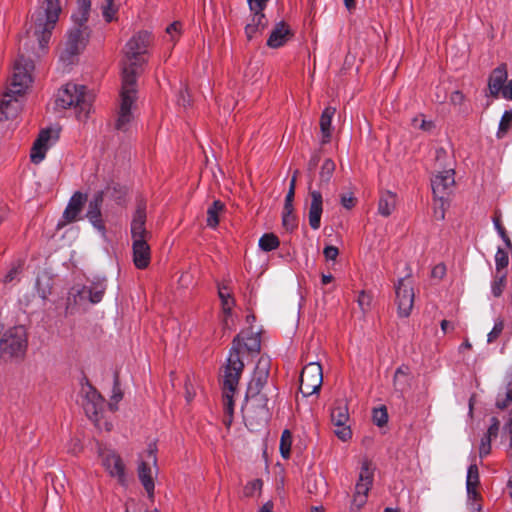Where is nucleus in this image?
<instances>
[{
	"mask_svg": "<svg viewBox=\"0 0 512 512\" xmlns=\"http://www.w3.org/2000/svg\"><path fill=\"white\" fill-rule=\"evenodd\" d=\"M156 445L151 443L145 452L146 459H142L138 464V477L148 496L151 498L154 493V476L157 474V455Z\"/></svg>",
	"mask_w": 512,
	"mask_h": 512,
	"instance_id": "nucleus-11",
	"label": "nucleus"
},
{
	"mask_svg": "<svg viewBox=\"0 0 512 512\" xmlns=\"http://www.w3.org/2000/svg\"><path fill=\"white\" fill-rule=\"evenodd\" d=\"M102 201V193H99L89 202L86 217L89 220V222L93 225V227L97 229L103 236H105L106 229L101 218Z\"/></svg>",
	"mask_w": 512,
	"mask_h": 512,
	"instance_id": "nucleus-26",
	"label": "nucleus"
},
{
	"mask_svg": "<svg viewBox=\"0 0 512 512\" xmlns=\"http://www.w3.org/2000/svg\"><path fill=\"white\" fill-rule=\"evenodd\" d=\"M323 254H324L326 260L334 261L337 258L338 254H339V250L335 246L328 245V246H326L324 248Z\"/></svg>",
	"mask_w": 512,
	"mask_h": 512,
	"instance_id": "nucleus-60",
	"label": "nucleus"
},
{
	"mask_svg": "<svg viewBox=\"0 0 512 512\" xmlns=\"http://www.w3.org/2000/svg\"><path fill=\"white\" fill-rule=\"evenodd\" d=\"M35 288H36V291H37L39 297L42 300H46L47 297L51 294L50 279H48L47 277H44V278L37 277L36 282H35Z\"/></svg>",
	"mask_w": 512,
	"mask_h": 512,
	"instance_id": "nucleus-40",
	"label": "nucleus"
},
{
	"mask_svg": "<svg viewBox=\"0 0 512 512\" xmlns=\"http://www.w3.org/2000/svg\"><path fill=\"white\" fill-rule=\"evenodd\" d=\"M270 373V360L261 357L254 369L252 378L247 386V395H256L258 392H268L269 388H265Z\"/></svg>",
	"mask_w": 512,
	"mask_h": 512,
	"instance_id": "nucleus-17",
	"label": "nucleus"
},
{
	"mask_svg": "<svg viewBox=\"0 0 512 512\" xmlns=\"http://www.w3.org/2000/svg\"><path fill=\"white\" fill-rule=\"evenodd\" d=\"M340 202L344 208L351 209L355 205V197L352 192L345 193L341 195Z\"/></svg>",
	"mask_w": 512,
	"mask_h": 512,
	"instance_id": "nucleus-58",
	"label": "nucleus"
},
{
	"mask_svg": "<svg viewBox=\"0 0 512 512\" xmlns=\"http://www.w3.org/2000/svg\"><path fill=\"white\" fill-rule=\"evenodd\" d=\"M218 294L221 300L222 311L225 314L224 323L225 325H228V319L231 317L234 300L231 297L229 289L225 286L218 288Z\"/></svg>",
	"mask_w": 512,
	"mask_h": 512,
	"instance_id": "nucleus-33",
	"label": "nucleus"
},
{
	"mask_svg": "<svg viewBox=\"0 0 512 512\" xmlns=\"http://www.w3.org/2000/svg\"><path fill=\"white\" fill-rule=\"evenodd\" d=\"M292 445V434L289 430H284L280 439V453L284 459H288L290 457Z\"/></svg>",
	"mask_w": 512,
	"mask_h": 512,
	"instance_id": "nucleus-41",
	"label": "nucleus"
},
{
	"mask_svg": "<svg viewBox=\"0 0 512 512\" xmlns=\"http://www.w3.org/2000/svg\"><path fill=\"white\" fill-rule=\"evenodd\" d=\"M275 387L268 389V392H258L256 395L246 394V406L244 419L246 421L256 420L258 424L266 423L269 418L268 401L273 396Z\"/></svg>",
	"mask_w": 512,
	"mask_h": 512,
	"instance_id": "nucleus-10",
	"label": "nucleus"
},
{
	"mask_svg": "<svg viewBox=\"0 0 512 512\" xmlns=\"http://www.w3.org/2000/svg\"><path fill=\"white\" fill-rule=\"evenodd\" d=\"M239 339L232 345L229 356L227 358V365L224 371L223 377V390L224 396L227 398L229 403L232 401L233 394L239 382L240 375L244 368L239 352H238Z\"/></svg>",
	"mask_w": 512,
	"mask_h": 512,
	"instance_id": "nucleus-9",
	"label": "nucleus"
},
{
	"mask_svg": "<svg viewBox=\"0 0 512 512\" xmlns=\"http://www.w3.org/2000/svg\"><path fill=\"white\" fill-rule=\"evenodd\" d=\"M282 225L287 231H292L297 227V218L294 214L293 205H284L282 211Z\"/></svg>",
	"mask_w": 512,
	"mask_h": 512,
	"instance_id": "nucleus-36",
	"label": "nucleus"
},
{
	"mask_svg": "<svg viewBox=\"0 0 512 512\" xmlns=\"http://www.w3.org/2000/svg\"><path fill=\"white\" fill-rule=\"evenodd\" d=\"M117 13V7L114 5V0H106L102 7V14L106 22L114 20Z\"/></svg>",
	"mask_w": 512,
	"mask_h": 512,
	"instance_id": "nucleus-49",
	"label": "nucleus"
},
{
	"mask_svg": "<svg viewBox=\"0 0 512 512\" xmlns=\"http://www.w3.org/2000/svg\"><path fill=\"white\" fill-rule=\"evenodd\" d=\"M348 406L344 401H337L331 411V422L335 426L334 433L341 441H348L352 437L349 425Z\"/></svg>",
	"mask_w": 512,
	"mask_h": 512,
	"instance_id": "nucleus-16",
	"label": "nucleus"
},
{
	"mask_svg": "<svg viewBox=\"0 0 512 512\" xmlns=\"http://www.w3.org/2000/svg\"><path fill=\"white\" fill-rule=\"evenodd\" d=\"M335 170V163L331 159H326L322 166L320 171V177L322 181H329L333 175V172Z\"/></svg>",
	"mask_w": 512,
	"mask_h": 512,
	"instance_id": "nucleus-48",
	"label": "nucleus"
},
{
	"mask_svg": "<svg viewBox=\"0 0 512 512\" xmlns=\"http://www.w3.org/2000/svg\"><path fill=\"white\" fill-rule=\"evenodd\" d=\"M52 143L53 131L51 129L42 130L31 148V161L34 164H39L40 162H42L45 158L47 150L52 145Z\"/></svg>",
	"mask_w": 512,
	"mask_h": 512,
	"instance_id": "nucleus-21",
	"label": "nucleus"
},
{
	"mask_svg": "<svg viewBox=\"0 0 512 512\" xmlns=\"http://www.w3.org/2000/svg\"><path fill=\"white\" fill-rule=\"evenodd\" d=\"M181 33H182V24L179 21H175V22L171 23L166 28V34L169 37V41H171L173 43V45H175L177 40L180 38Z\"/></svg>",
	"mask_w": 512,
	"mask_h": 512,
	"instance_id": "nucleus-46",
	"label": "nucleus"
},
{
	"mask_svg": "<svg viewBox=\"0 0 512 512\" xmlns=\"http://www.w3.org/2000/svg\"><path fill=\"white\" fill-rule=\"evenodd\" d=\"M374 477V470L368 461H363L358 481L355 485V492L351 504V511L358 512L367 502L368 492L371 489Z\"/></svg>",
	"mask_w": 512,
	"mask_h": 512,
	"instance_id": "nucleus-12",
	"label": "nucleus"
},
{
	"mask_svg": "<svg viewBox=\"0 0 512 512\" xmlns=\"http://www.w3.org/2000/svg\"><path fill=\"white\" fill-rule=\"evenodd\" d=\"M177 104L186 108L190 105V95L186 88H181L177 96Z\"/></svg>",
	"mask_w": 512,
	"mask_h": 512,
	"instance_id": "nucleus-57",
	"label": "nucleus"
},
{
	"mask_svg": "<svg viewBox=\"0 0 512 512\" xmlns=\"http://www.w3.org/2000/svg\"><path fill=\"white\" fill-rule=\"evenodd\" d=\"M224 203L215 200L207 210V225L215 228L219 224V214L224 210Z\"/></svg>",
	"mask_w": 512,
	"mask_h": 512,
	"instance_id": "nucleus-34",
	"label": "nucleus"
},
{
	"mask_svg": "<svg viewBox=\"0 0 512 512\" xmlns=\"http://www.w3.org/2000/svg\"><path fill=\"white\" fill-rule=\"evenodd\" d=\"M290 34L288 26L283 22H278L270 33L267 40V45L270 48H279L287 40V36Z\"/></svg>",
	"mask_w": 512,
	"mask_h": 512,
	"instance_id": "nucleus-30",
	"label": "nucleus"
},
{
	"mask_svg": "<svg viewBox=\"0 0 512 512\" xmlns=\"http://www.w3.org/2000/svg\"><path fill=\"white\" fill-rule=\"evenodd\" d=\"M493 222H494V227H495L497 233L499 234V236L501 237V239L505 242V244L507 246H510L511 241H510L509 237L507 236L506 231H505L504 227L501 225L500 221L498 219H494Z\"/></svg>",
	"mask_w": 512,
	"mask_h": 512,
	"instance_id": "nucleus-59",
	"label": "nucleus"
},
{
	"mask_svg": "<svg viewBox=\"0 0 512 512\" xmlns=\"http://www.w3.org/2000/svg\"><path fill=\"white\" fill-rule=\"evenodd\" d=\"M493 439L489 438V436H483L479 445V456L481 458L486 457L491 452V442Z\"/></svg>",
	"mask_w": 512,
	"mask_h": 512,
	"instance_id": "nucleus-52",
	"label": "nucleus"
},
{
	"mask_svg": "<svg viewBox=\"0 0 512 512\" xmlns=\"http://www.w3.org/2000/svg\"><path fill=\"white\" fill-rule=\"evenodd\" d=\"M94 95L86 86L75 83L63 85L55 95V108H74L77 118L85 120L92 110Z\"/></svg>",
	"mask_w": 512,
	"mask_h": 512,
	"instance_id": "nucleus-4",
	"label": "nucleus"
},
{
	"mask_svg": "<svg viewBox=\"0 0 512 512\" xmlns=\"http://www.w3.org/2000/svg\"><path fill=\"white\" fill-rule=\"evenodd\" d=\"M500 432V421L497 417H492L490 419V424L488 426L487 432L484 436H489L491 439H496Z\"/></svg>",
	"mask_w": 512,
	"mask_h": 512,
	"instance_id": "nucleus-51",
	"label": "nucleus"
},
{
	"mask_svg": "<svg viewBox=\"0 0 512 512\" xmlns=\"http://www.w3.org/2000/svg\"><path fill=\"white\" fill-rule=\"evenodd\" d=\"M133 263L138 269L148 267L151 260V249L147 239L132 241Z\"/></svg>",
	"mask_w": 512,
	"mask_h": 512,
	"instance_id": "nucleus-25",
	"label": "nucleus"
},
{
	"mask_svg": "<svg viewBox=\"0 0 512 512\" xmlns=\"http://www.w3.org/2000/svg\"><path fill=\"white\" fill-rule=\"evenodd\" d=\"M508 78L507 65L502 63L491 72L488 78V90L492 97H499Z\"/></svg>",
	"mask_w": 512,
	"mask_h": 512,
	"instance_id": "nucleus-24",
	"label": "nucleus"
},
{
	"mask_svg": "<svg viewBox=\"0 0 512 512\" xmlns=\"http://www.w3.org/2000/svg\"><path fill=\"white\" fill-rule=\"evenodd\" d=\"M258 245L261 250L270 252L279 247L280 241L273 233H266L259 239Z\"/></svg>",
	"mask_w": 512,
	"mask_h": 512,
	"instance_id": "nucleus-38",
	"label": "nucleus"
},
{
	"mask_svg": "<svg viewBox=\"0 0 512 512\" xmlns=\"http://www.w3.org/2000/svg\"><path fill=\"white\" fill-rule=\"evenodd\" d=\"M446 268L443 264H438L432 269V276L442 278L445 275Z\"/></svg>",
	"mask_w": 512,
	"mask_h": 512,
	"instance_id": "nucleus-64",
	"label": "nucleus"
},
{
	"mask_svg": "<svg viewBox=\"0 0 512 512\" xmlns=\"http://www.w3.org/2000/svg\"><path fill=\"white\" fill-rule=\"evenodd\" d=\"M262 485H263V482L262 480L260 479H254L250 482H248L244 489H243V493L246 497H252L254 496L256 493H259L262 489Z\"/></svg>",
	"mask_w": 512,
	"mask_h": 512,
	"instance_id": "nucleus-47",
	"label": "nucleus"
},
{
	"mask_svg": "<svg viewBox=\"0 0 512 512\" xmlns=\"http://www.w3.org/2000/svg\"><path fill=\"white\" fill-rule=\"evenodd\" d=\"M298 171H295L292 179L290 181L289 190L285 196V202L284 205H293L294 195H295V185H296V179H297Z\"/></svg>",
	"mask_w": 512,
	"mask_h": 512,
	"instance_id": "nucleus-53",
	"label": "nucleus"
},
{
	"mask_svg": "<svg viewBox=\"0 0 512 512\" xmlns=\"http://www.w3.org/2000/svg\"><path fill=\"white\" fill-rule=\"evenodd\" d=\"M481 495L477 489L467 492V507L470 512H480L482 510Z\"/></svg>",
	"mask_w": 512,
	"mask_h": 512,
	"instance_id": "nucleus-42",
	"label": "nucleus"
},
{
	"mask_svg": "<svg viewBox=\"0 0 512 512\" xmlns=\"http://www.w3.org/2000/svg\"><path fill=\"white\" fill-rule=\"evenodd\" d=\"M396 206V194L387 191L381 194L378 202V213L384 217L392 214Z\"/></svg>",
	"mask_w": 512,
	"mask_h": 512,
	"instance_id": "nucleus-32",
	"label": "nucleus"
},
{
	"mask_svg": "<svg viewBox=\"0 0 512 512\" xmlns=\"http://www.w3.org/2000/svg\"><path fill=\"white\" fill-rule=\"evenodd\" d=\"M508 263V253L504 249L498 248L495 254L496 273H505L503 270L508 266Z\"/></svg>",
	"mask_w": 512,
	"mask_h": 512,
	"instance_id": "nucleus-43",
	"label": "nucleus"
},
{
	"mask_svg": "<svg viewBox=\"0 0 512 512\" xmlns=\"http://www.w3.org/2000/svg\"><path fill=\"white\" fill-rule=\"evenodd\" d=\"M60 11L58 0H44L31 15L26 38L35 39L38 42V49L42 52L47 48Z\"/></svg>",
	"mask_w": 512,
	"mask_h": 512,
	"instance_id": "nucleus-2",
	"label": "nucleus"
},
{
	"mask_svg": "<svg viewBox=\"0 0 512 512\" xmlns=\"http://www.w3.org/2000/svg\"><path fill=\"white\" fill-rule=\"evenodd\" d=\"M358 304L363 312H366L372 302V296L369 293H366L365 291H361L358 295Z\"/></svg>",
	"mask_w": 512,
	"mask_h": 512,
	"instance_id": "nucleus-54",
	"label": "nucleus"
},
{
	"mask_svg": "<svg viewBox=\"0 0 512 512\" xmlns=\"http://www.w3.org/2000/svg\"><path fill=\"white\" fill-rule=\"evenodd\" d=\"M502 97L507 100H512V80L509 81L501 91Z\"/></svg>",
	"mask_w": 512,
	"mask_h": 512,
	"instance_id": "nucleus-63",
	"label": "nucleus"
},
{
	"mask_svg": "<svg viewBox=\"0 0 512 512\" xmlns=\"http://www.w3.org/2000/svg\"><path fill=\"white\" fill-rule=\"evenodd\" d=\"M122 399V393L119 389V387H117L116 385L114 386L113 388V395H112V401L111 403H109V408L110 410L112 411H115L117 409V406L116 404Z\"/></svg>",
	"mask_w": 512,
	"mask_h": 512,
	"instance_id": "nucleus-61",
	"label": "nucleus"
},
{
	"mask_svg": "<svg viewBox=\"0 0 512 512\" xmlns=\"http://www.w3.org/2000/svg\"><path fill=\"white\" fill-rule=\"evenodd\" d=\"M395 296L398 315L400 317H408L411 314L414 305V288L412 280L409 276L400 278L395 284Z\"/></svg>",
	"mask_w": 512,
	"mask_h": 512,
	"instance_id": "nucleus-15",
	"label": "nucleus"
},
{
	"mask_svg": "<svg viewBox=\"0 0 512 512\" xmlns=\"http://www.w3.org/2000/svg\"><path fill=\"white\" fill-rule=\"evenodd\" d=\"M411 124L413 128L420 129L426 132H430L435 127L434 122L431 120H426L423 114L415 116L411 120Z\"/></svg>",
	"mask_w": 512,
	"mask_h": 512,
	"instance_id": "nucleus-44",
	"label": "nucleus"
},
{
	"mask_svg": "<svg viewBox=\"0 0 512 512\" xmlns=\"http://www.w3.org/2000/svg\"><path fill=\"white\" fill-rule=\"evenodd\" d=\"M455 172L453 168H449L439 172L431 181L432 191L436 198L444 205L445 199L451 193L455 184Z\"/></svg>",
	"mask_w": 512,
	"mask_h": 512,
	"instance_id": "nucleus-18",
	"label": "nucleus"
},
{
	"mask_svg": "<svg viewBox=\"0 0 512 512\" xmlns=\"http://www.w3.org/2000/svg\"><path fill=\"white\" fill-rule=\"evenodd\" d=\"M151 41V34L147 31H140L133 35L126 43L124 49V60L122 63V77L125 68L132 70L137 78L138 68L146 63L145 55Z\"/></svg>",
	"mask_w": 512,
	"mask_h": 512,
	"instance_id": "nucleus-7",
	"label": "nucleus"
},
{
	"mask_svg": "<svg viewBox=\"0 0 512 512\" xmlns=\"http://www.w3.org/2000/svg\"><path fill=\"white\" fill-rule=\"evenodd\" d=\"M322 382L321 365L318 362H310L302 369L299 390L304 397H309L319 391Z\"/></svg>",
	"mask_w": 512,
	"mask_h": 512,
	"instance_id": "nucleus-14",
	"label": "nucleus"
},
{
	"mask_svg": "<svg viewBox=\"0 0 512 512\" xmlns=\"http://www.w3.org/2000/svg\"><path fill=\"white\" fill-rule=\"evenodd\" d=\"M34 63L31 59L19 55L13 67L11 82L0 102V120L15 118L22 109L24 95L32 83L31 72Z\"/></svg>",
	"mask_w": 512,
	"mask_h": 512,
	"instance_id": "nucleus-1",
	"label": "nucleus"
},
{
	"mask_svg": "<svg viewBox=\"0 0 512 512\" xmlns=\"http://www.w3.org/2000/svg\"><path fill=\"white\" fill-rule=\"evenodd\" d=\"M504 329V323L502 320L498 319L495 321L492 330L487 335V342L494 343L499 336L502 334Z\"/></svg>",
	"mask_w": 512,
	"mask_h": 512,
	"instance_id": "nucleus-50",
	"label": "nucleus"
},
{
	"mask_svg": "<svg viewBox=\"0 0 512 512\" xmlns=\"http://www.w3.org/2000/svg\"><path fill=\"white\" fill-rule=\"evenodd\" d=\"M335 114V108L326 107L320 118V130L322 134V143L329 142L332 134V118Z\"/></svg>",
	"mask_w": 512,
	"mask_h": 512,
	"instance_id": "nucleus-31",
	"label": "nucleus"
},
{
	"mask_svg": "<svg viewBox=\"0 0 512 512\" xmlns=\"http://www.w3.org/2000/svg\"><path fill=\"white\" fill-rule=\"evenodd\" d=\"M90 6V0H78V13L72 15L74 27L68 31L65 48L60 54V61L71 64L74 57L86 46L89 33L85 24L88 20Z\"/></svg>",
	"mask_w": 512,
	"mask_h": 512,
	"instance_id": "nucleus-3",
	"label": "nucleus"
},
{
	"mask_svg": "<svg viewBox=\"0 0 512 512\" xmlns=\"http://www.w3.org/2000/svg\"><path fill=\"white\" fill-rule=\"evenodd\" d=\"M373 422L378 427H383L388 422V413L385 406L373 409Z\"/></svg>",
	"mask_w": 512,
	"mask_h": 512,
	"instance_id": "nucleus-45",
	"label": "nucleus"
},
{
	"mask_svg": "<svg viewBox=\"0 0 512 512\" xmlns=\"http://www.w3.org/2000/svg\"><path fill=\"white\" fill-rule=\"evenodd\" d=\"M86 201V195L81 192H75L70 198L62 216V220H60L57 224V227L60 228L67 223L74 222L78 219L80 212L82 211V207Z\"/></svg>",
	"mask_w": 512,
	"mask_h": 512,
	"instance_id": "nucleus-22",
	"label": "nucleus"
},
{
	"mask_svg": "<svg viewBox=\"0 0 512 512\" xmlns=\"http://www.w3.org/2000/svg\"><path fill=\"white\" fill-rule=\"evenodd\" d=\"M106 291L104 278L96 279L89 286L82 284L73 285L66 298V314H74L85 310L90 304L99 303Z\"/></svg>",
	"mask_w": 512,
	"mask_h": 512,
	"instance_id": "nucleus-5",
	"label": "nucleus"
},
{
	"mask_svg": "<svg viewBox=\"0 0 512 512\" xmlns=\"http://www.w3.org/2000/svg\"><path fill=\"white\" fill-rule=\"evenodd\" d=\"M310 203L308 209V221L313 230H318L321 226V216L323 213V197L320 191L312 190L309 192Z\"/></svg>",
	"mask_w": 512,
	"mask_h": 512,
	"instance_id": "nucleus-23",
	"label": "nucleus"
},
{
	"mask_svg": "<svg viewBox=\"0 0 512 512\" xmlns=\"http://www.w3.org/2000/svg\"><path fill=\"white\" fill-rule=\"evenodd\" d=\"M239 339L238 352L246 349L250 353H258L261 348V340L258 333L245 332L237 335L233 340V344Z\"/></svg>",
	"mask_w": 512,
	"mask_h": 512,
	"instance_id": "nucleus-27",
	"label": "nucleus"
},
{
	"mask_svg": "<svg viewBox=\"0 0 512 512\" xmlns=\"http://www.w3.org/2000/svg\"><path fill=\"white\" fill-rule=\"evenodd\" d=\"M146 223V203L139 201L137 208L132 216L131 221V237L132 241L148 239L150 233L145 228Z\"/></svg>",
	"mask_w": 512,
	"mask_h": 512,
	"instance_id": "nucleus-20",
	"label": "nucleus"
},
{
	"mask_svg": "<svg viewBox=\"0 0 512 512\" xmlns=\"http://www.w3.org/2000/svg\"><path fill=\"white\" fill-rule=\"evenodd\" d=\"M20 271H21V264L20 263H17L15 265H13L9 271L6 273V275L4 276V282L5 283H11L13 282L17 277L18 275L20 274Z\"/></svg>",
	"mask_w": 512,
	"mask_h": 512,
	"instance_id": "nucleus-55",
	"label": "nucleus"
},
{
	"mask_svg": "<svg viewBox=\"0 0 512 512\" xmlns=\"http://www.w3.org/2000/svg\"><path fill=\"white\" fill-rule=\"evenodd\" d=\"M269 0H247L251 12H263Z\"/></svg>",
	"mask_w": 512,
	"mask_h": 512,
	"instance_id": "nucleus-56",
	"label": "nucleus"
},
{
	"mask_svg": "<svg viewBox=\"0 0 512 512\" xmlns=\"http://www.w3.org/2000/svg\"><path fill=\"white\" fill-rule=\"evenodd\" d=\"M100 457L102 459V465L110 476L116 478L119 483L124 485L127 479L125 465L121 457L114 451L110 450L100 451Z\"/></svg>",
	"mask_w": 512,
	"mask_h": 512,
	"instance_id": "nucleus-19",
	"label": "nucleus"
},
{
	"mask_svg": "<svg viewBox=\"0 0 512 512\" xmlns=\"http://www.w3.org/2000/svg\"><path fill=\"white\" fill-rule=\"evenodd\" d=\"M27 350V333L24 326L9 328L0 339V352L4 359L21 358Z\"/></svg>",
	"mask_w": 512,
	"mask_h": 512,
	"instance_id": "nucleus-8",
	"label": "nucleus"
},
{
	"mask_svg": "<svg viewBox=\"0 0 512 512\" xmlns=\"http://www.w3.org/2000/svg\"><path fill=\"white\" fill-rule=\"evenodd\" d=\"M267 19L263 12H251V19L245 26V34L249 40L261 33L267 26Z\"/></svg>",
	"mask_w": 512,
	"mask_h": 512,
	"instance_id": "nucleus-29",
	"label": "nucleus"
},
{
	"mask_svg": "<svg viewBox=\"0 0 512 512\" xmlns=\"http://www.w3.org/2000/svg\"><path fill=\"white\" fill-rule=\"evenodd\" d=\"M80 396L87 417L99 425L105 405L104 399L89 383L82 384Z\"/></svg>",
	"mask_w": 512,
	"mask_h": 512,
	"instance_id": "nucleus-13",
	"label": "nucleus"
},
{
	"mask_svg": "<svg viewBox=\"0 0 512 512\" xmlns=\"http://www.w3.org/2000/svg\"><path fill=\"white\" fill-rule=\"evenodd\" d=\"M506 273H495L490 284V293L493 297L499 298L506 287Z\"/></svg>",
	"mask_w": 512,
	"mask_h": 512,
	"instance_id": "nucleus-35",
	"label": "nucleus"
},
{
	"mask_svg": "<svg viewBox=\"0 0 512 512\" xmlns=\"http://www.w3.org/2000/svg\"><path fill=\"white\" fill-rule=\"evenodd\" d=\"M479 470L475 463L469 465L466 475V491L472 492L473 489H477L479 485Z\"/></svg>",
	"mask_w": 512,
	"mask_h": 512,
	"instance_id": "nucleus-37",
	"label": "nucleus"
},
{
	"mask_svg": "<svg viewBox=\"0 0 512 512\" xmlns=\"http://www.w3.org/2000/svg\"><path fill=\"white\" fill-rule=\"evenodd\" d=\"M512 125V110H505L498 126L497 138H503Z\"/></svg>",
	"mask_w": 512,
	"mask_h": 512,
	"instance_id": "nucleus-39",
	"label": "nucleus"
},
{
	"mask_svg": "<svg viewBox=\"0 0 512 512\" xmlns=\"http://www.w3.org/2000/svg\"><path fill=\"white\" fill-rule=\"evenodd\" d=\"M393 386L395 392L402 397L411 386V374L408 366L402 365L397 368L394 374Z\"/></svg>",
	"mask_w": 512,
	"mask_h": 512,
	"instance_id": "nucleus-28",
	"label": "nucleus"
},
{
	"mask_svg": "<svg viewBox=\"0 0 512 512\" xmlns=\"http://www.w3.org/2000/svg\"><path fill=\"white\" fill-rule=\"evenodd\" d=\"M464 98V94L459 90L454 91L450 96L451 102L455 105L461 104L464 101Z\"/></svg>",
	"mask_w": 512,
	"mask_h": 512,
	"instance_id": "nucleus-62",
	"label": "nucleus"
},
{
	"mask_svg": "<svg viewBox=\"0 0 512 512\" xmlns=\"http://www.w3.org/2000/svg\"><path fill=\"white\" fill-rule=\"evenodd\" d=\"M136 92L135 73L125 68L120 92V106L115 123V128L118 131L127 132L132 126L134 119L132 108L136 101Z\"/></svg>",
	"mask_w": 512,
	"mask_h": 512,
	"instance_id": "nucleus-6",
	"label": "nucleus"
}]
</instances>
